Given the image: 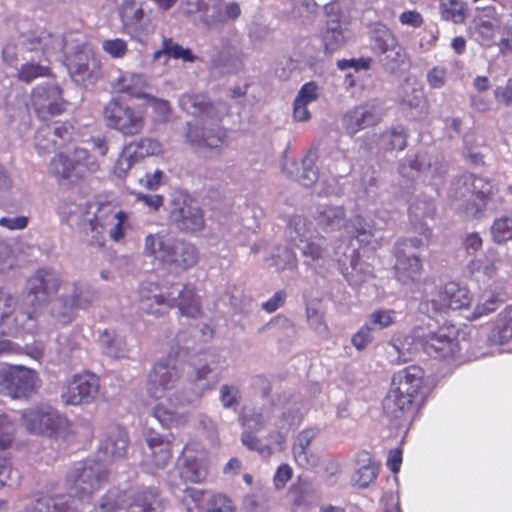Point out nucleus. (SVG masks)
Listing matches in <instances>:
<instances>
[{"mask_svg":"<svg viewBox=\"0 0 512 512\" xmlns=\"http://www.w3.org/2000/svg\"><path fill=\"white\" fill-rule=\"evenodd\" d=\"M73 504L70 495L41 496L31 501L25 512H78ZM121 509L126 512H162L158 489L150 487L136 492L112 489L89 512H118Z\"/></svg>","mask_w":512,"mask_h":512,"instance_id":"nucleus-1","label":"nucleus"},{"mask_svg":"<svg viewBox=\"0 0 512 512\" xmlns=\"http://www.w3.org/2000/svg\"><path fill=\"white\" fill-rule=\"evenodd\" d=\"M182 111L199 119L202 123L211 122L209 127L186 123V142L196 151L217 149L224 142L226 133L216 123L228 112L224 101H212L205 94H183L179 97Z\"/></svg>","mask_w":512,"mask_h":512,"instance_id":"nucleus-2","label":"nucleus"},{"mask_svg":"<svg viewBox=\"0 0 512 512\" xmlns=\"http://www.w3.org/2000/svg\"><path fill=\"white\" fill-rule=\"evenodd\" d=\"M181 372L173 359H161L154 364L148 375L147 392L155 399L166 398L170 403L166 407L164 403H158L152 410V418L162 426L169 427L176 422V410L179 406L190 402L188 398L178 396L173 392L179 381Z\"/></svg>","mask_w":512,"mask_h":512,"instance_id":"nucleus-3","label":"nucleus"},{"mask_svg":"<svg viewBox=\"0 0 512 512\" xmlns=\"http://www.w3.org/2000/svg\"><path fill=\"white\" fill-rule=\"evenodd\" d=\"M143 253L173 274H180L198 262V251L192 243L164 230L145 237Z\"/></svg>","mask_w":512,"mask_h":512,"instance_id":"nucleus-4","label":"nucleus"},{"mask_svg":"<svg viewBox=\"0 0 512 512\" xmlns=\"http://www.w3.org/2000/svg\"><path fill=\"white\" fill-rule=\"evenodd\" d=\"M424 372L419 366L406 367L393 375L391 388L383 400V410L392 419H400L410 410Z\"/></svg>","mask_w":512,"mask_h":512,"instance_id":"nucleus-5","label":"nucleus"},{"mask_svg":"<svg viewBox=\"0 0 512 512\" xmlns=\"http://www.w3.org/2000/svg\"><path fill=\"white\" fill-rule=\"evenodd\" d=\"M492 185L481 177L464 174L456 178L448 190V197L456 209L476 217L486 208V199Z\"/></svg>","mask_w":512,"mask_h":512,"instance_id":"nucleus-6","label":"nucleus"},{"mask_svg":"<svg viewBox=\"0 0 512 512\" xmlns=\"http://www.w3.org/2000/svg\"><path fill=\"white\" fill-rule=\"evenodd\" d=\"M63 41L59 36H54L47 31H31L23 33L19 36L16 42L7 43L2 50L3 61L10 65L15 66L20 59L26 61L28 58L25 56L28 52H41L43 58L48 60L50 55L56 49H61Z\"/></svg>","mask_w":512,"mask_h":512,"instance_id":"nucleus-7","label":"nucleus"},{"mask_svg":"<svg viewBox=\"0 0 512 512\" xmlns=\"http://www.w3.org/2000/svg\"><path fill=\"white\" fill-rule=\"evenodd\" d=\"M11 293L0 290V335L16 337L37 329L36 309H25Z\"/></svg>","mask_w":512,"mask_h":512,"instance_id":"nucleus-8","label":"nucleus"},{"mask_svg":"<svg viewBox=\"0 0 512 512\" xmlns=\"http://www.w3.org/2000/svg\"><path fill=\"white\" fill-rule=\"evenodd\" d=\"M107 477L108 471L102 460L87 459L67 474V484L76 496L85 498L98 491Z\"/></svg>","mask_w":512,"mask_h":512,"instance_id":"nucleus-9","label":"nucleus"},{"mask_svg":"<svg viewBox=\"0 0 512 512\" xmlns=\"http://www.w3.org/2000/svg\"><path fill=\"white\" fill-rule=\"evenodd\" d=\"M168 220L171 225L186 233L198 232L205 225L204 215L198 203L183 192L172 195L168 206Z\"/></svg>","mask_w":512,"mask_h":512,"instance_id":"nucleus-10","label":"nucleus"},{"mask_svg":"<svg viewBox=\"0 0 512 512\" xmlns=\"http://www.w3.org/2000/svg\"><path fill=\"white\" fill-rule=\"evenodd\" d=\"M98 164L87 149L76 147L70 154L55 155L49 165L50 172L59 180L77 181L86 171L94 172Z\"/></svg>","mask_w":512,"mask_h":512,"instance_id":"nucleus-11","label":"nucleus"},{"mask_svg":"<svg viewBox=\"0 0 512 512\" xmlns=\"http://www.w3.org/2000/svg\"><path fill=\"white\" fill-rule=\"evenodd\" d=\"M372 49L383 69L396 73L406 65L407 55L393 33L385 26L374 29L371 35Z\"/></svg>","mask_w":512,"mask_h":512,"instance_id":"nucleus-12","label":"nucleus"},{"mask_svg":"<svg viewBox=\"0 0 512 512\" xmlns=\"http://www.w3.org/2000/svg\"><path fill=\"white\" fill-rule=\"evenodd\" d=\"M103 114L106 125L124 136L138 135L145 126V117L141 110L117 100L109 101Z\"/></svg>","mask_w":512,"mask_h":512,"instance_id":"nucleus-13","label":"nucleus"},{"mask_svg":"<svg viewBox=\"0 0 512 512\" xmlns=\"http://www.w3.org/2000/svg\"><path fill=\"white\" fill-rule=\"evenodd\" d=\"M38 374L25 366H10L0 372L1 392L18 400H28L37 390Z\"/></svg>","mask_w":512,"mask_h":512,"instance_id":"nucleus-14","label":"nucleus"},{"mask_svg":"<svg viewBox=\"0 0 512 512\" xmlns=\"http://www.w3.org/2000/svg\"><path fill=\"white\" fill-rule=\"evenodd\" d=\"M61 285L60 276L50 269H38L27 281V294L22 300L25 309H36L37 318L40 308L56 294Z\"/></svg>","mask_w":512,"mask_h":512,"instance_id":"nucleus-15","label":"nucleus"},{"mask_svg":"<svg viewBox=\"0 0 512 512\" xmlns=\"http://www.w3.org/2000/svg\"><path fill=\"white\" fill-rule=\"evenodd\" d=\"M325 24L321 30V40L326 52L332 53L343 48L350 38L347 24L339 3L330 2L324 6Z\"/></svg>","mask_w":512,"mask_h":512,"instance_id":"nucleus-16","label":"nucleus"},{"mask_svg":"<svg viewBox=\"0 0 512 512\" xmlns=\"http://www.w3.org/2000/svg\"><path fill=\"white\" fill-rule=\"evenodd\" d=\"M120 18L124 32L137 42L144 43L154 32L150 15L145 12L141 3L134 0L123 2Z\"/></svg>","mask_w":512,"mask_h":512,"instance_id":"nucleus-17","label":"nucleus"},{"mask_svg":"<svg viewBox=\"0 0 512 512\" xmlns=\"http://www.w3.org/2000/svg\"><path fill=\"white\" fill-rule=\"evenodd\" d=\"M31 102L35 113L42 120L61 114L65 109L62 91L52 82L37 85L32 90Z\"/></svg>","mask_w":512,"mask_h":512,"instance_id":"nucleus-18","label":"nucleus"},{"mask_svg":"<svg viewBox=\"0 0 512 512\" xmlns=\"http://www.w3.org/2000/svg\"><path fill=\"white\" fill-rule=\"evenodd\" d=\"M100 390L99 378L93 373L75 375L62 391L66 405H81L93 402Z\"/></svg>","mask_w":512,"mask_h":512,"instance_id":"nucleus-19","label":"nucleus"},{"mask_svg":"<svg viewBox=\"0 0 512 512\" xmlns=\"http://www.w3.org/2000/svg\"><path fill=\"white\" fill-rule=\"evenodd\" d=\"M454 327H439L435 331H428L420 336L421 345L425 353L434 358H447L454 356L459 350Z\"/></svg>","mask_w":512,"mask_h":512,"instance_id":"nucleus-20","label":"nucleus"},{"mask_svg":"<svg viewBox=\"0 0 512 512\" xmlns=\"http://www.w3.org/2000/svg\"><path fill=\"white\" fill-rule=\"evenodd\" d=\"M383 108L376 100L365 102L349 110L342 123L347 133L354 135L360 130L378 124L383 117Z\"/></svg>","mask_w":512,"mask_h":512,"instance_id":"nucleus-21","label":"nucleus"},{"mask_svg":"<svg viewBox=\"0 0 512 512\" xmlns=\"http://www.w3.org/2000/svg\"><path fill=\"white\" fill-rule=\"evenodd\" d=\"M60 414L49 406H37L21 413V424L34 434H52L61 424Z\"/></svg>","mask_w":512,"mask_h":512,"instance_id":"nucleus-22","label":"nucleus"},{"mask_svg":"<svg viewBox=\"0 0 512 512\" xmlns=\"http://www.w3.org/2000/svg\"><path fill=\"white\" fill-rule=\"evenodd\" d=\"M63 45L61 49L56 51H64L68 57V67L72 77L75 81H85L90 76L91 66L95 65V59L92 57L90 50L86 45L68 40L67 38H61Z\"/></svg>","mask_w":512,"mask_h":512,"instance_id":"nucleus-23","label":"nucleus"},{"mask_svg":"<svg viewBox=\"0 0 512 512\" xmlns=\"http://www.w3.org/2000/svg\"><path fill=\"white\" fill-rule=\"evenodd\" d=\"M471 300L467 287L451 281L440 287L430 303L435 312H443L446 309L457 310L468 307Z\"/></svg>","mask_w":512,"mask_h":512,"instance_id":"nucleus-24","label":"nucleus"},{"mask_svg":"<svg viewBox=\"0 0 512 512\" xmlns=\"http://www.w3.org/2000/svg\"><path fill=\"white\" fill-rule=\"evenodd\" d=\"M147 447L144 449L143 464L148 468L162 469L171 459V443L154 431L145 433Z\"/></svg>","mask_w":512,"mask_h":512,"instance_id":"nucleus-25","label":"nucleus"},{"mask_svg":"<svg viewBox=\"0 0 512 512\" xmlns=\"http://www.w3.org/2000/svg\"><path fill=\"white\" fill-rule=\"evenodd\" d=\"M169 307H178L181 315L197 318L201 314V306L194 289L189 285L173 284L168 288Z\"/></svg>","mask_w":512,"mask_h":512,"instance_id":"nucleus-26","label":"nucleus"},{"mask_svg":"<svg viewBox=\"0 0 512 512\" xmlns=\"http://www.w3.org/2000/svg\"><path fill=\"white\" fill-rule=\"evenodd\" d=\"M129 445L127 432L120 426L108 427L102 435L99 444V452L104 460L121 459L126 456Z\"/></svg>","mask_w":512,"mask_h":512,"instance_id":"nucleus-27","label":"nucleus"},{"mask_svg":"<svg viewBox=\"0 0 512 512\" xmlns=\"http://www.w3.org/2000/svg\"><path fill=\"white\" fill-rule=\"evenodd\" d=\"M243 53L241 49L226 41L210 60V69L221 75L238 71L242 65Z\"/></svg>","mask_w":512,"mask_h":512,"instance_id":"nucleus-28","label":"nucleus"},{"mask_svg":"<svg viewBox=\"0 0 512 512\" xmlns=\"http://www.w3.org/2000/svg\"><path fill=\"white\" fill-rule=\"evenodd\" d=\"M140 309L152 315L161 314L165 306H169L168 290L153 282H143L139 287Z\"/></svg>","mask_w":512,"mask_h":512,"instance_id":"nucleus-29","label":"nucleus"},{"mask_svg":"<svg viewBox=\"0 0 512 512\" xmlns=\"http://www.w3.org/2000/svg\"><path fill=\"white\" fill-rule=\"evenodd\" d=\"M394 273L397 281L410 284L417 281L422 274V263L416 253L395 252Z\"/></svg>","mask_w":512,"mask_h":512,"instance_id":"nucleus-30","label":"nucleus"},{"mask_svg":"<svg viewBox=\"0 0 512 512\" xmlns=\"http://www.w3.org/2000/svg\"><path fill=\"white\" fill-rule=\"evenodd\" d=\"M318 159V152L316 149H310L306 156L302 160V173L295 174L291 167L294 164H289V162L283 163V172L286 173L289 177L294 178L301 185L305 187H311L315 184L319 178L318 168L315 166V163Z\"/></svg>","mask_w":512,"mask_h":512,"instance_id":"nucleus-31","label":"nucleus"},{"mask_svg":"<svg viewBox=\"0 0 512 512\" xmlns=\"http://www.w3.org/2000/svg\"><path fill=\"white\" fill-rule=\"evenodd\" d=\"M317 225L325 232L339 230L346 224L343 206L320 205L314 213Z\"/></svg>","mask_w":512,"mask_h":512,"instance_id":"nucleus-32","label":"nucleus"},{"mask_svg":"<svg viewBox=\"0 0 512 512\" xmlns=\"http://www.w3.org/2000/svg\"><path fill=\"white\" fill-rule=\"evenodd\" d=\"M111 85L118 93H126L136 98L146 97L144 89L147 86V82L145 76L141 73L120 72L111 81Z\"/></svg>","mask_w":512,"mask_h":512,"instance_id":"nucleus-33","label":"nucleus"},{"mask_svg":"<svg viewBox=\"0 0 512 512\" xmlns=\"http://www.w3.org/2000/svg\"><path fill=\"white\" fill-rule=\"evenodd\" d=\"M78 294L74 288L73 294H68L66 291L52 302L51 315L57 322L66 325L73 321L77 306L82 305V302L77 298L79 297Z\"/></svg>","mask_w":512,"mask_h":512,"instance_id":"nucleus-34","label":"nucleus"},{"mask_svg":"<svg viewBox=\"0 0 512 512\" xmlns=\"http://www.w3.org/2000/svg\"><path fill=\"white\" fill-rule=\"evenodd\" d=\"M162 57H165L164 64H166L170 58L182 60L184 63H195L199 60V57L195 55L190 48H184L172 38L165 35H162L161 49L154 52L153 60L159 61Z\"/></svg>","mask_w":512,"mask_h":512,"instance_id":"nucleus-35","label":"nucleus"},{"mask_svg":"<svg viewBox=\"0 0 512 512\" xmlns=\"http://www.w3.org/2000/svg\"><path fill=\"white\" fill-rule=\"evenodd\" d=\"M272 414V405L246 407L239 416V422L244 429L260 432L271 421Z\"/></svg>","mask_w":512,"mask_h":512,"instance_id":"nucleus-36","label":"nucleus"},{"mask_svg":"<svg viewBox=\"0 0 512 512\" xmlns=\"http://www.w3.org/2000/svg\"><path fill=\"white\" fill-rule=\"evenodd\" d=\"M101 352L113 359L125 358L128 354V344L123 335L107 329L99 336Z\"/></svg>","mask_w":512,"mask_h":512,"instance_id":"nucleus-37","label":"nucleus"},{"mask_svg":"<svg viewBox=\"0 0 512 512\" xmlns=\"http://www.w3.org/2000/svg\"><path fill=\"white\" fill-rule=\"evenodd\" d=\"M297 247L305 258V264L314 269L321 265L320 262L324 263L328 257L326 240L318 234H315L311 240L305 241Z\"/></svg>","mask_w":512,"mask_h":512,"instance_id":"nucleus-38","label":"nucleus"},{"mask_svg":"<svg viewBox=\"0 0 512 512\" xmlns=\"http://www.w3.org/2000/svg\"><path fill=\"white\" fill-rule=\"evenodd\" d=\"M217 354L212 350L203 351L195 355L190 363L192 372L190 379L201 382L208 379V375L217 367Z\"/></svg>","mask_w":512,"mask_h":512,"instance_id":"nucleus-39","label":"nucleus"},{"mask_svg":"<svg viewBox=\"0 0 512 512\" xmlns=\"http://www.w3.org/2000/svg\"><path fill=\"white\" fill-rule=\"evenodd\" d=\"M316 234L313 223L303 215H294L290 218L287 235L289 240L296 246L311 240Z\"/></svg>","mask_w":512,"mask_h":512,"instance_id":"nucleus-40","label":"nucleus"},{"mask_svg":"<svg viewBox=\"0 0 512 512\" xmlns=\"http://www.w3.org/2000/svg\"><path fill=\"white\" fill-rule=\"evenodd\" d=\"M358 462L362 463V465L354 473L352 481L360 488H366L376 480L379 473V465L371 458L368 452H362L359 455Z\"/></svg>","mask_w":512,"mask_h":512,"instance_id":"nucleus-41","label":"nucleus"},{"mask_svg":"<svg viewBox=\"0 0 512 512\" xmlns=\"http://www.w3.org/2000/svg\"><path fill=\"white\" fill-rule=\"evenodd\" d=\"M197 10L202 13L203 22L210 28L224 25L222 0H200Z\"/></svg>","mask_w":512,"mask_h":512,"instance_id":"nucleus-42","label":"nucleus"},{"mask_svg":"<svg viewBox=\"0 0 512 512\" xmlns=\"http://www.w3.org/2000/svg\"><path fill=\"white\" fill-rule=\"evenodd\" d=\"M491 340L496 344L512 341V306L507 307L498 315L495 328L491 333Z\"/></svg>","mask_w":512,"mask_h":512,"instance_id":"nucleus-43","label":"nucleus"},{"mask_svg":"<svg viewBox=\"0 0 512 512\" xmlns=\"http://www.w3.org/2000/svg\"><path fill=\"white\" fill-rule=\"evenodd\" d=\"M377 143L387 151L403 150L407 145L406 130L402 126L392 127L380 134Z\"/></svg>","mask_w":512,"mask_h":512,"instance_id":"nucleus-44","label":"nucleus"},{"mask_svg":"<svg viewBox=\"0 0 512 512\" xmlns=\"http://www.w3.org/2000/svg\"><path fill=\"white\" fill-rule=\"evenodd\" d=\"M104 221L106 226L110 225L109 236L112 240L118 242L125 236V229L128 221V214L124 211H113L109 206H104Z\"/></svg>","mask_w":512,"mask_h":512,"instance_id":"nucleus-45","label":"nucleus"},{"mask_svg":"<svg viewBox=\"0 0 512 512\" xmlns=\"http://www.w3.org/2000/svg\"><path fill=\"white\" fill-rule=\"evenodd\" d=\"M50 74V68L42 58L38 61L27 59L17 70V78L24 83H31L39 77H46Z\"/></svg>","mask_w":512,"mask_h":512,"instance_id":"nucleus-46","label":"nucleus"},{"mask_svg":"<svg viewBox=\"0 0 512 512\" xmlns=\"http://www.w3.org/2000/svg\"><path fill=\"white\" fill-rule=\"evenodd\" d=\"M432 238L431 230L426 226H421L420 237H409L396 242L395 252L414 253V250L427 248Z\"/></svg>","mask_w":512,"mask_h":512,"instance_id":"nucleus-47","label":"nucleus"},{"mask_svg":"<svg viewBox=\"0 0 512 512\" xmlns=\"http://www.w3.org/2000/svg\"><path fill=\"white\" fill-rule=\"evenodd\" d=\"M105 208H99L95 213L94 219L88 221L85 227V233L91 235L89 243L91 246L101 248L105 244L104 229L106 222L104 221Z\"/></svg>","mask_w":512,"mask_h":512,"instance_id":"nucleus-48","label":"nucleus"},{"mask_svg":"<svg viewBox=\"0 0 512 512\" xmlns=\"http://www.w3.org/2000/svg\"><path fill=\"white\" fill-rule=\"evenodd\" d=\"M181 492L182 495L178 497L186 507L187 512H196V510L205 509L204 504L207 505V499L209 495H212L206 490L194 487H186L182 489Z\"/></svg>","mask_w":512,"mask_h":512,"instance_id":"nucleus-49","label":"nucleus"},{"mask_svg":"<svg viewBox=\"0 0 512 512\" xmlns=\"http://www.w3.org/2000/svg\"><path fill=\"white\" fill-rule=\"evenodd\" d=\"M492 240L497 244L512 241V215L497 217L490 228Z\"/></svg>","mask_w":512,"mask_h":512,"instance_id":"nucleus-50","label":"nucleus"},{"mask_svg":"<svg viewBox=\"0 0 512 512\" xmlns=\"http://www.w3.org/2000/svg\"><path fill=\"white\" fill-rule=\"evenodd\" d=\"M127 151H130L134 158H145L148 156L158 155L162 152V144L153 138H141L135 143H131L126 147Z\"/></svg>","mask_w":512,"mask_h":512,"instance_id":"nucleus-51","label":"nucleus"},{"mask_svg":"<svg viewBox=\"0 0 512 512\" xmlns=\"http://www.w3.org/2000/svg\"><path fill=\"white\" fill-rule=\"evenodd\" d=\"M179 475L185 481L198 483L206 478L207 472L199 460L186 457L179 470Z\"/></svg>","mask_w":512,"mask_h":512,"instance_id":"nucleus-52","label":"nucleus"},{"mask_svg":"<svg viewBox=\"0 0 512 512\" xmlns=\"http://www.w3.org/2000/svg\"><path fill=\"white\" fill-rule=\"evenodd\" d=\"M35 148L39 154H46L60 148L48 124L38 128L35 134Z\"/></svg>","mask_w":512,"mask_h":512,"instance_id":"nucleus-53","label":"nucleus"},{"mask_svg":"<svg viewBox=\"0 0 512 512\" xmlns=\"http://www.w3.org/2000/svg\"><path fill=\"white\" fill-rule=\"evenodd\" d=\"M465 10L466 5L460 0H442L440 4L442 18L454 23H462L465 20Z\"/></svg>","mask_w":512,"mask_h":512,"instance_id":"nucleus-54","label":"nucleus"},{"mask_svg":"<svg viewBox=\"0 0 512 512\" xmlns=\"http://www.w3.org/2000/svg\"><path fill=\"white\" fill-rule=\"evenodd\" d=\"M348 232L357 233V238L361 243L369 244L374 235L373 227L368 224L361 216H355L349 221L346 220L344 226Z\"/></svg>","mask_w":512,"mask_h":512,"instance_id":"nucleus-55","label":"nucleus"},{"mask_svg":"<svg viewBox=\"0 0 512 512\" xmlns=\"http://www.w3.org/2000/svg\"><path fill=\"white\" fill-rule=\"evenodd\" d=\"M467 267L472 274H482L489 279L495 276V265L489 259V249L481 256H474Z\"/></svg>","mask_w":512,"mask_h":512,"instance_id":"nucleus-56","label":"nucleus"},{"mask_svg":"<svg viewBox=\"0 0 512 512\" xmlns=\"http://www.w3.org/2000/svg\"><path fill=\"white\" fill-rule=\"evenodd\" d=\"M408 211L411 221L432 218L435 214V205L431 199H416L409 205Z\"/></svg>","mask_w":512,"mask_h":512,"instance_id":"nucleus-57","label":"nucleus"},{"mask_svg":"<svg viewBox=\"0 0 512 512\" xmlns=\"http://www.w3.org/2000/svg\"><path fill=\"white\" fill-rule=\"evenodd\" d=\"M219 399L226 409H236L241 401L240 390L233 385H222L219 389Z\"/></svg>","mask_w":512,"mask_h":512,"instance_id":"nucleus-58","label":"nucleus"},{"mask_svg":"<svg viewBox=\"0 0 512 512\" xmlns=\"http://www.w3.org/2000/svg\"><path fill=\"white\" fill-rule=\"evenodd\" d=\"M48 126L51 128L53 136L57 139L59 147L64 146L73 139L75 127L70 122L57 121L48 124Z\"/></svg>","mask_w":512,"mask_h":512,"instance_id":"nucleus-59","label":"nucleus"},{"mask_svg":"<svg viewBox=\"0 0 512 512\" xmlns=\"http://www.w3.org/2000/svg\"><path fill=\"white\" fill-rule=\"evenodd\" d=\"M256 433L252 430L244 429L241 434L242 444L249 450L257 451L261 456H270L272 453L271 449L255 436Z\"/></svg>","mask_w":512,"mask_h":512,"instance_id":"nucleus-60","label":"nucleus"},{"mask_svg":"<svg viewBox=\"0 0 512 512\" xmlns=\"http://www.w3.org/2000/svg\"><path fill=\"white\" fill-rule=\"evenodd\" d=\"M394 323V312L389 310H378L373 312L366 324L373 331L383 330Z\"/></svg>","mask_w":512,"mask_h":512,"instance_id":"nucleus-61","label":"nucleus"},{"mask_svg":"<svg viewBox=\"0 0 512 512\" xmlns=\"http://www.w3.org/2000/svg\"><path fill=\"white\" fill-rule=\"evenodd\" d=\"M205 512H235V507L226 495L212 494L207 499Z\"/></svg>","mask_w":512,"mask_h":512,"instance_id":"nucleus-62","label":"nucleus"},{"mask_svg":"<svg viewBox=\"0 0 512 512\" xmlns=\"http://www.w3.org/2000/svg\"><path fill=\"white\" fill-rule=\"evenodd\" d=\"M272 259L278 270L293 269L297 264L296 254L287 247L279 248L277 253L273 254Z\"/></svg>","mask_w":512,"mask_h":512,"instance_id":"nucleus-63","label":"nucleus"},{"mask_svg":"<svg viewBox=\"0 0 512 512\" xmlns=\"http://www.w3.org/2000/svg\"><path fill=\"white\" fill-rule=\"evenodd\" d=\"M401 103L409 108H417L423 101V93L420 89L405 84L400 91Z\"/></svg>","mask_w":512,"mask_h":512,"instance_id":"nucleus-64","label":"nucleus"}]
</instances>
